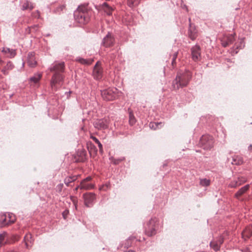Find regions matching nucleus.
I'll use <instances>...</instances> for the list:
<instances>
[{
    "label": "nucleus",
    "instance_id": "nucleus-19",
    "mask_svg": "<svg viewBox=\"0 0 252 252\" xmlns=\"http://www.w3.org/2000/svg\"><path fill=\"white\" fill-rule=\"evenodd\" d=\"M14 67V64L12 63L11 62H8L7 63L6 65L3 67V68L1 70V72L3 73L4 75H8V70H12Z\"/></svg>",
    "mask_w": 252,
    "mask_h": 252
},
{
    "label": "nucleus",
    "instance_id": "nucleus-25",
    "mask_svg": "<svg viewBox=\"0 0 252 252\" xmlns=\"http://www.w3.org/2000/svg\"><path fill=\"white\" fill-rule=\"evenodd\" d=\"M42 77V74L40 73H36L32 77H31L30 79L31 82H33L34 84L37 83L40 80Z\"/></svg>",
    "mask_w": 252,
    "mask_h": 252
},
{
    "label": "nucleus",
    "instance_id": "nucleus-40",
    "mask_svg": "<svg viewBox=\"0 0 252 252\" xmlns=\"http://www.w3.org/2000/svg\"><path fill=\"white\" fill-rule=\"evenodd\" d=\"M9 220L8 222L9 224L14 223L15 220V218L14 216H12V215L8 214Z\"/></svg>",
    "mask_w": 252,
    "mask_h": 252
},
{
    "label": "nucleus",
    "instance_id": "nucleus-42",
    "mask_svg": "<svg viewBox=\"0 0 252 252\" xmlns=\"http://www.w3.org/2000/svg\"><path fill=\"white\" fill-rule=\"evenodd\" d=\"M32 16L33 17L35 18H40V14L38 10H36L35 12H33L32 14Z\"/></svg>",
    "mask_w": 252,
    "mask_h": 252
},
{
    "label": "nucleus",
    "instance_id": "nucleus-20",
    "mask_svg": "<svg viewBox=\"0 0 252 252\" xmlns=\"http://www.w3.org/2000/svg\"><path fill=\"white\" fill-rule=\"evenodd\" d=\"M244 238H248L252 235V226L247 227L242 233Z\"/></svg>",
    "mask_w": 252,
    "mask_h": 252
},
{
    "label": "nucleus",
    "instance_id": "nucleus-49",
    "mask_svg": "<svg viewBox=\"0 0 252 252\" xmlns=\"http://www.w3.org/2000/svg\"><path fill=\"white\" fill-rule=\"evenodd\" d=\"M63 186V184H60V185H58V187L61 190Z\"/></svg>",
    "mask_w": 252,
    "mask_h": 252
},
{
    "label": "nucleus",
    "instance_id": "nucleus-27",
    "mask_svg": "<svg viewBox=\"0 0 252 252\" xmlns=\"http://www.w3.org/2000/svg\"><path fill=\"white\" fill-rule=\"evenodd\" d=\"M90 138L95 143L98 145V147L99 149V152L100 153H103V146L101 143L100 142V141L98 140V139L95 137V136H94L93 135H91Z\"/></svg>",
    "mask_w": 252,
    "mask_h": 252
},
{
    "label": "nucleus",
    "instance_id": "nucleus-45",
    "mask_svg": "<svg viewBox=\"0 0 252 252\" xmlns=\"http://www.w3.org/2000/svg\"><path fill=\"white\" fill-rule=\"evenodd\" d=\"M68 213H69V212L68 210H65L63 212L62 214H63V217L64 219H66Z\"/></svg>",
    "mask_w": 252,
    "mask_h": 252
},
{
    "label": "nucleus",
    "instance_id": "nucleus-28",
    "mask_svg": "<svg viewBox=\"0 0 252 252\" xmlns=\"http://www.w3.org/2000/svg\"><path fill=\"white\" fill-rule=\"evenodd\" d=\"M9 224L8 220H7V216L6 214H4L1 216L0 220V227H2L5 225Z\"/></svg>",
    "mask_w": 252,
    "mask_h": 252
},
{
    "label": "nucleus",
    "instance_id": "nucleus-16",
    "mask_svg": "<svg viewBox=\"0 0 252 252\" xmlns=\"http://www.w3.org/2000/svg\"><path fill=\"white\" fill-rule=\"evenodd\" d=\"M192 58L194 61H197L200 57V48L196 45L191 49Z\"/></svg>",
    "mask_w": 252,
    "mask_h": 252
},
{
    "label": "nucleus",
    "instance_id": "nucleus-46",
    "mask_svg": "<svg viewBox=\"0 0 252 252\" xmlns=\"http://www.w3.org/2000/svg\"><path fill=\"white\" fill-rule=\"evenodd\" d=\"M92 179L91 177L88 176L84 180H82V181H85L86 182H88L89 181H91Z\"/></svg>",
    "mask_w": 252,
    "mask_h": 252
},
{
    "label": "nucleus",
    "instance_id": "nucleus-2",
    "mask_svg": "<svg viewBox=\"0 0 252 252\" xmlns=\"http://www.w3.org/2000/svg\"><path fill=\"white\" fill-rule=\"evenodd\" d=\"M192 74L189 70L184 72H178L175 79L173 81L172 86L174 89L178 90L180 88L187 86L191 78Z\"/></svg>",
    "mask_w": 252,
    "mask_h": 252
},
{
    "label": "nucleus",
    "instance_id": "nucleus-50",
    "mask_svg": "<svg viewBox=\"0 0 252 252\" xmlns=\"http://www.w3.org/2000/svg\"><path fill=\"white\" fill-rule=\"evenodd\" d=\"M248 149L250 151L252 150V145L251 144L249 146Z\"/></svg>",
    "mask_w": 252,
    "mask_h": 252
},
{
    "label": "nucleus",
    "instance_id": "nucleus-48",
    "mask_svg": "<svg viewBox=\"0 0 252 252\" xmlns=\"http://www.w3.org/2000/svg\"><path fill=\"white\" fill-rule=\"evenodd\" d=\"M241 252H251L248 248L242 250Z\"/></svg>",
    "mask_w": 252,
    "mask_h": 252
},
{
    "label": "nucleus",
    "instance_id": "nucleus-30",
    "mask_svg": "<svg viewBox=\"0 0 252 252\" xmlns=\"http://www.w3.org/2000/svg\"><path fill=\"white\" fill-rule=\"evenodd\" d=\"M140 2V0H127V4L130 7L137 6Z\"/></svg>",
    "mask_w": 252,
    "mask_h": 252
},
{
    "label": "nucleus",
    "instance_id": "nucleus-17",
    "mask_svg": "<svg viewBox=\"0 0 252 252\" xmlns=\"http://www.w3.org/2000/svg\"><path fill=\"white\" fill-rule=\"evenodd\" d=\"M24 241L25 242V245L27 249H29L31 247L33 242V239L32 234L31 233L27 234L24 237Z\"/></svg>",
    "mask_w": 252,
    "mask_h": 252
},
{
    "label": "nucleus",
    "instance_id": "nucleus-34",
    "mask_svg": "<svg viewBox=\"0 0 252 252\" xmlns=\"http://www.w3.org/2000/svg\"><path fill=\"white\" fill-rule=\"evenodd\" d=\"M160 125L161 126L162 123H150L149 124V126L151 128H153L154 129L158 128V126Z\"/></svg>",
    "mask_w": 252,
    "mask_h": 252
},
{
    "label": "nucleus",
    "instance_id": "nucleus-5",
    "mask_svg": "<svg viewBox=\"0 0 252 252\" xmlns=\"http://www.w3.org/2000/svg\"><path fill=\"white\" fill-rule=\"evenodd\" d=\"M83 197L84 200L85 205L87 207H92L96 199L95 194L93 192L84 193Z\"/></svg>",
    "mask_w": 252,
    "mask_h": 252
},
{
    "label": "nucleus",
    "instance_id": "nucleus-36",
    "mask_svg": "<svg viewBox=\"0 0 252 252\" xmlns=\"http://www.w3.org/2000/svg\"><path fill=\"white\" fill-rule=\"evenodd\" d=\"M233 163L235 164H241L243 163V160L240 157H237L236 158H233Z\"/></svg>",
    "mask_w": 252,
    "mask_h": 252
},
{
    "label": "nucleus",
    "instance_id": "nucleus-39",
    "mask_svg": "<svg viewBox=\"0 0 252 252\" xmlns=\"http://www.w3.org/2000/svg\"><path fill=\"white\" fill-rule=\"evenodd\" d=\"M104 10V11L106 14L108 15H110L112 14V11L113 10V9L111 6H109L107 8H106Z\"/></svg>",
    "mask_w": 252,
    "mask_h": 252
},
{
    "label": "nucleus",
    "instance_id": "nucleus-26",
    "mask_svg": "<svg viewBox=\"0 0 252 252\" xmlns=\"http://www.w3.org/2000/svg\"><path fill=\"white\" fill-rule=\"evenodd\" d=\"M189 36L192 40H194L197 36V32L195 29H191V28L189 30Z\"/></svg>",
    "mask_w": 252,
    "mask_h": 252
},
{
    "label": "nucleus",
    "instance_id": "nucleus-3",
    "mask_svg": "<svg viewBox=\"0 0 252 252\" xmlns=\"http://www.w3.org/2000/svg\"><path fill=\"white\" fill-rule=\"evenodd\" d=\"M199 145L204 150L211 149L214 146L213 137L209 135H202L200 139Z\"/></svg>",
    "mask_w": 252,
    "mask_h": 252
},
{
    "label": "nucleus",
    "instance_id": "nucleus-18",
    "mask_svg": "<svg viewBox=\"0 0 252 252\" xmlns=\"http://www.w3.org/2000/svg\"><path fill=\"white\" fill-rule=\"evenodd\" d=\"M1 52L4 53L5 54H8L7 57L10 58H13L16 54L15 50L11 49L9 48H3Z\"/></svg>",
    "mask_w": 252,
    "mask_h": 252
},
{
    "label": "nucleus",
    "instance_id": "nucleus-31",
    "mask_svg": "<svg viewBox=\"0 0 252 252\" xmlns=\"http://www.w3.org/2000/svg\"><path fill=\"white\" fill-rule=\"evenodd\" d=\"M199 184L203 187H208L210 184V180L206 178L200 179Z\"/></svg>",
    "mask_w": 252,
    "mask_h": 252
},
{
    "label": "nucleus",
    "instance_id": "nucleus-1",
    "mask_svg": "<svg viewBox=\"0 0 252 252\" xmlns=\"http://www.w3.org/2000/svg\"><path fill=\"white\" fill-rule=\"evenodd\" d=\"M92 15V11L87 5H80L74 12L75 20L83 25L88 23Z\"/></svg>",
    "mask_w": 252,
    "mask_h": 252
},
{
    "label": "nucleus",
    "instance_id": "nucleus-11",
    "mask_svg": "<svg viewBox=\"0 0 252 252\" xmlns=\"http://www.w3.org/2000/svg\"><path fill=\"white\" fill-rule=\"evenodd\" d=\"M156 221V219H152L148 224V227L146 228L145 232L149 236H152L156 234L155 223Z\"/></svg>",
    "mask_w": 252,
    "mask_h": 252
},
{
    "label": "nucleus",
    "instance_id": "nucleus-15",
    "mask_svg": "<svg viewBox=\"0 0 252 252\" xmlns=\"http://www.w3.org/2000/svg\"><path fill=\"white\" fill-rule=\"evenodd\" d=\"M27 63L31 67H34L36 65V61L35 57V53L33 52H30L27 56Z\"/></svg>",
    "mask_w": 252,
    "mask_h": 252
},
{
    "label": "nucleus",
    "instance_id": "nucleus-37",
    "mask_svg": "<svg viewBox=\"0 0 252 252\" xmlns=\"http://www.w3.org/2000/svg\"><path fill=\"white\" fill-rule=\"evenodd\" d=\"M7 233L5 232H3L2 233L0 234V245L3 244V241L5 237H6Z\"/></svg>",
    "mask_w": 252,
    "mask_h": 252
},
{
    "label": "nucleus",
    "instance_id": "nucleus-47",
    "mask_svg": "<svg viewBox=\"0 0 252 252\" xmlns=\"http://www.w3.org/2000/svg\"><path fill=\"white\" fill-rule=\"evenodd\" d=\"M109 6V5H108V4L107 2H105L102 4V7L104 8V9H105L106 8L108 7Z\"/></svg>",
    "mask_w": 252,
    "mask_h": 252
},
{
    "label": "nucleus",
    "instance_id": "nucleus-13",
    "mask_svg": "<svg viewBox=\"0 0 252 252\" xmlns=\"http://www.w3.org/2000/svg\"><path fill=\"white\" fill-rule=\"evenodd\" d=\"M223 238L220 236L216 240L211 241L210 243V246L214 251H218L220 250V246L223 243Z\"/></svg>",
    "mask_w": 252,
    "mask_h": 252
},
{
    "label": "nucleus",
    "instance_id": "nucleus-29",
    "mask_svg": "<svg viewBox=\"0 0 252 252\" xmlns=\"http://www.w3.org/2000/svg\"><path fill=\"white\" fill-rule=\"evenodd\" d=\"M125 158L124 157H121L118 158H115L113 157H111L109 158L110 160L112 163H113L115 165H117L119 164L121 162L124 160Z\"/></svg>",
    "mask_w": 252,
    "mask_h": 252
},
{
    "label": "nucleus",
    "instance_id": "nucleus-43",
    "mask_svg": "<svg viewBox=\"0 0 252 252\" xmlns=\"http://www.w3.org/2000/svg\"><path fill=\"white\" fill-rule=\"evenodd\" d=\"M177 54H178L177 52H176L173 55V59H172V64L173 65L174 63H175V61L177 57Z\"/></svg>",
    "mask_w": 252,
    "mask_h": 252
},
{
    "label": "nucleus",
    "instance_id": "nucleus-14",
    "mask_svg": "<svg viewBox=\"0 0 252 252\" xmlns=\"http://www.w3.org/2000/svg\"><path fill=\"white\" fill-rule=\"evenodd\" d=\"M235 40V34H229L225 36L221 40V44L222 46L225 47L228 45L231 44Z\"/></svg>",
    "mask_w": 252,
    "mask_h": 252
},
{
    "label": "nucleus",
    "instance_id": "nucleus-6",
    "mask_svg": "<svg viewBox=\"0 0 252 252\" xmlns=\"http://www.w3.org/2000/svg\"><path fill=\"white\" fill-rule=\"evenodd\" d=\"M63 76L59 73H55L52 76V79L51 80V86L52 89L56 90L57 84H60L61 82L63 81Z\"/></svg>",
    "mask_w": 252,
    "mask_h": 252
},
{
    "label": "nucleus",
    "instance_id": "nucleus-12",
    "mask_svg": "<svg viewBox=\"0 0 252 252\" xmlns=\"http://www.w3.org/2000/svg\"><path fill=\"white\" fill-rule=\"evenodd\" d=\"M249 189L250 185L249 184L243 186L235 193V197L241 201H244V199L242 196L248 191Z\"/></svg>",
    "mask_w": 252,
    "mask_h": 252
},
{
    "label": "nucleus",
    "instance_id": "nucleus-9",
    "mask_svg": "<svg viewBox=\"0 0 252 252\" xmlns=\"http://www.w3.org/2000/svg\"><path fill=\"white\" fill-rule=\"evenodd\" d=\"M64 69V63L63 62L60 63L55 62L52 64L49 68V70L51 72H55V73L63 72Z\"/></svg>",
    "mask_w": 252,
    "mask_h": 252
},
{
    "label": "nucleus",
    "instance_id": "nucleus-21",
    "mask_svg": "<svg viewBox=\"0 0 252 252\" xmlns=\"http://www.w3.org/2000/svg\"><path fill=\"white\" fill-rule=\"evenodd\" d=\"M94 188V185L92 184L88 183L85 181H81L80 183V189H90Z\"/></svg>",
    "mask_w": 252,
    "mask_h": 252
},
{
    "label": "nucleus",
    "instance_id": "nucleus-32",
    "mask_svg": "<svg viewBox=\"0 0 252 252\" xmlns=\"http://www.w3.org/2000/svg\"><path fill=\"white\" fill-rule=\"evenodd\" d=\"M227 186L228 188H236L238 187L239 185L236 179H234L233 180L231 181L229 184H228Z\"/></svg>",
    "mask_w": 252,
    "mask_h": 252
},
{
    "label": "nucleus",
    "instance_id": "nucleus-10",
    "mask_svg": "<svg viewBox=\"0 0 252 252\" xmlns=\"http://www.w3.org/2000/svg\"><path fill=\"white\" fill-rule=\"evenodd\" d=\"M115 41V39L113 34L108 32L106 35L103 38L102 45L105 47H108L112 46Z\"/></svg>",
    "mask_w": 252,
    "mask_h": 252
},
{
    "label": "nucleus",
    "instance_id": "nucleus-52",
    "mask_svg": "<svg viewBox=\"0 0 252 252\" xmlns=\"http://www.w3.org/2000/svg\"><path fill=\"white\" fill-rule=\"evenodd\" d=\"M2 60H1V59L0 58V63L2 62Z\"/></svg>",
    "mask_w": 252,
    "mask_h": 252
},
{
    "label": "nucleus",
    "instance_id": "nucleus-33",
    "mask_svg": "<svg viewBox=\"0 0 252 252\" xmlns=\"http://www.w3.org/2000/svg\"><path fill=\"white\" fill-rule=\"evenodd\" d=\"M239 186H241L243 184L245 183L247 181V179L244 177H239L237 178H235Z\"/></svg>",
    "mask_w": 252,
    "mask_h": 252
},
{
    "label": "nucleus",
    "instance_id": "nucleus-7",
    "mask_svg": "<svg viewBox=\"0 0 252 252\" xmlns=\"http://www.w3.org/2000/svg\"><path fill=\"white\" fill-rule=\"evenodd\" d=\"M103 69L100 66V63L99 62H97L95 64L93 72V75L94 79L95 80H99L102 77Z\"/></svg>",
    "mask_w": 252,
    "mask_h": 252
},
{
    "label": "nucleus",
    "instance_id": "nucleus-51",
    "mask_svg": "<svg viewBox=\"0 0 252 252\" xmlns=\"http://www.w3.org/2000/svg\"><path fill=\"white\" fill-rule=\"evenodd\" d=\"M80 189V184L75 188V190H77L78 189Z\"/></svg>",
    "mask_w": 252,
    "mask_h": 252
},
{
    "label": "nucleus",
    "instance_id": "nucleus-23",
    "mask_svg": "<svg viewBox=\"0 0 252 252\" xmlns=\"http://www.w3.org/2000/svg\"><path fill=\"white\" fill-rule=\"evenodd\" d=\"M34 5L33 3H32V2L28 0H26L23 3L22 7V9L23 10L27 9L32 10L34 8Z\"/></svg>",
    "mask_w": 252,
    "mask_h": 252
},
{
    "label": "nucleus",
    "instance_id": "nucleus-22",
    "mask_svg": "<svg viewBox=\"0 0 252 252\" xmlns=\"http://www.w3.org/2000/svg\"><path fill=\"white\" fill-rule=\"evenodd\" d=\"M76 61L82 64L90 65L92 63L94 60L92 59H85L78 57L76 59Z\"/></svg>",
    "mask_w": 252,
    "mask_h": 252
},
{
    "label": "nucleus",
    "instance_id": "nucleus-41",
    "mask_svg": "<svg viewBox=\"0 0 252 252\" xmlns=\"http://www.w3.org/2000/svg\"><path fill=\"white\" fill-rule=\"evenodd\" d=\"M110 187V184H106L105 185H103L99 188V190H106L107 189Z\"/></svg>",
    "mask_w": 252,
    "mask_h": 252
},
{
    "label": "nucleus",
    "instance_id": "nucleus-4",
    "mask_svg": "<svg viewBox=\"0 0 252 252\" xmlns=\"http://www.w3.org/2000/svg\"><path fill=\"white\" fill-rule=\"evenodd\" d=\"M117 90L116 88L107 89L101 91V96L103 99L106 101H111L116 98L117 97Z\"/></svg>",
    "mask_w": 252,
    "mask_h": 252
},
{
    "label": "nucleus",
    "instance_id": "nucleus-35",
    "mask_svg": "<svg viewBox=\"0 0 252 252\" xmlns=\"http://www.w3.org/2000/svg\"><path fill=\"white\" fill-rule=\"evenodd\" d=\"M129 124L131 126L133 125L136 122V120L134 116L131 113L129 114Z\"/></svg>",
    "mask_w": 252,
    "mask_h": 252
},
{
    "label": "nucleus",
    "instance_id": "nucleus-38",
    "mask_svg": "<svg viewBox=\"0 0 252 252\" xmlns=\"http://www.w3.org/2000/svg\"><path fill=\"white\" fill-rule=\"evenodd\" d=\"M240 43H241V45L240 46H238V45H236V47H235V49H233V51L232 52L235 54H236L238 53V51L236 50V49H238L239 48H242V47L244 46V44L243 40H242V39L241 40Z\"/></svg>",
    "mask_w": 252,
    "mask_h": 252
},
{
    "label": "nucleus",
    "instance_id": "nucleus-8",
    "mask_svg": "<svg viewBox=\"0 0 252 252\" xmlns=\"http://www.w3.org/2000/svg\"><path fill=\"white\" fill-rule=\"evenodd\" d=\"M94 126L98 130L105 129L108 127V123L106 119H98L93 123Z\"/></svg>",
    "mask_w": 252,
    "mask_h": 252
},
{
    "label": "nucleus",
    "instance_id": "nucleus-24",
    "mask_svg": "<svg viewBox=\"0 0 252 252\" xmlns=\"http://www.w3.org/2000/svg\"><path fill=\"white\" fill-rule=\"evenodd\" d=\"M77 176H68L64 179V183L66 185V186L68 187L70 183L75 181L77 180Z\"/></svg>",
    "mask_w": 252,
    "mask_h": 252
},
{
    "label": "nucleus",
    "instance_id": "nucleus-44",
    "mask_svg": "<svg viewBox=\"0 0 252 252\" xmlns=\"http://www.w3.org/2000/svg\"><path fill=\"white\" fill-rule=\"evenodd\" d=\"M65 8V6L64 5H60L59 7L57 8L56 10L58 12L63 11Z\"/></svg>",
    "mask_w": 252,
    "mask_h": 252
}]
</instances>
